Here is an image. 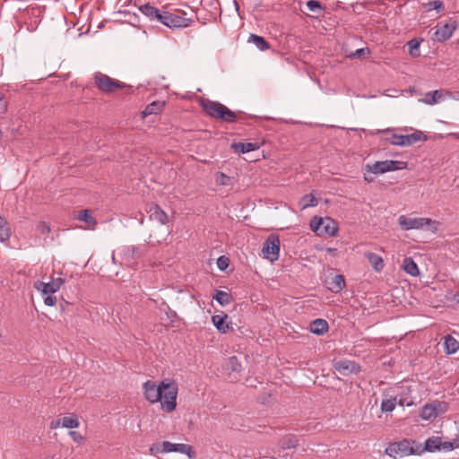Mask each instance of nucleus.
Returning <instances> with one entry per match:
<instances>
[{
	"instance_id": "1",
	"label": "nucleus",
	"mask_w": 459,
	"mask_h": 459,
	"mask_svg": "<svg viewBox=\"0 0 459 459\" xmlns=\"http://www.w3.org/2000/svg\"><path fill=\"white\" fill-rule=\"evenodd\" d=\"M145 399L151 403L160 402L161 409L171 412L177 406L178 385L174 382L163 380L160 385L147 380L143 386Z\"/></svg>"
},
{
	"instance_id": "2",
	"label": "nucleus",
	"mask_w": 459,
	"mask_h": 459,
	"mask_svg": "<svg viewBox=\"0 0 459 459\" xmlns=\"http://www.w3.org/2000/svg\"><path fill=\"white\" fill-rule=\"evenodd\" d=\"M200 105L207 116L212 118L227 123H234L238 120V113L230 110L219 101L208 99L202 100Z\"/></svg>"
},
{
	"instance_id": "3",
	"label": "nucleus",
	"mask_w": 459,
	"mask_h": 459,
	"mask_svg": "<svg viewBox=\"0 0 459 459\" xmlns=\"http://www.w3.org/2000/svg\"><path fill=\"white\" fill-rule=\"evenodd\" d=\"M424 452L422 446L411 439H403L393 442L385 448V454L395 459L412 455H421Z\"/></svg>"
},
{
	"instance_id": "4",
	"label": "nucleus",
	"mask_w": 459,
	"mask_h": 459,
	"mask_svg": "<svg viewBox=\"0 0 459 459\" xmlns=\"http://www.w3.org/2000/svg\"><path fill=\"white\" fill-rule=\"evenodd\" d=\"M149 450L150 453L153 455L177 452L187 455L188 459H195L196 457L193 446L183 443H171L169 441L154 443L150 446Z\"/></svg>"
},
{
	"instance_id": "5",
	"label": "nucleus",
	"mask_w": 459,
	"mask_h": 459,
	"mask_svg": "<svg viewBox=\"0 0 459 459\" xmlns=\"http://www.w3.org/2000/svg\"><path fill=\"white\" fill-rule=\"evenodd\" d=\"M65 283L63 278L52 279L49 282L38 281L34 283V288L39 290L44 297V303L47 306L53 307L56 304V298L54 294L58 291Z\"/></svg>"
},
{
	"instance_id": "6",
	"label": "nucleus",
	"mask_w": 459,
	"mask_h": 459,
	"mask_svg": "<svg viewBox=\"0 0 459 459\" xmlns=\"http://www.w3.org/2000/svg\"><path fill=\"white\" fill-rule=\"evenodd\" d=\"M400 227L403 230L429 229L432 232L437 230L440 222L430 218H410L401 215L398 219Z\"/></svg>"
},
{
	"instance_id": "7",
	"label": "nucleus",
	"mask_w": 459,
	"mask_h": 459,
	"mask_svg": "<svg viewBox=\"0 0 459 459\" xmlns=\"http://www.w3.org/2000/svg\"><path fill=\"white\" fill-rule=\"evenodd\" d=\"M310 228L320 236L333 237L338 231L337 222L330 217L315 216L310 221Z\"/></svg>"
},
{
	"instance_id": "8",
	"label": "nucleus",
	"mask_w": 459,
	"mask_h": 459,
	"mask_svg": "<svg viewBox=\"0 0 459 459\" xmlns=\"http://www.w3.org/2000/svg\"><path fill=\"white\" fill-rule=\"evenodd\" d=\"M94 82L98 89L105 93L114 92L118 89L126 88L129 91H132V87L121 82L117 80L112 79L111 77L102 73H95Z\"/></svg>"
},
{
	"instance_id": "9",
	"label": "nucleus",
	"mask_w": 459,
	"mask_h": 459,
	"mask_svg": "<svg viewBox=\"0 0 459 459\" xmlns=\"http://www.w3.org/2000/svg\"><path fill=\"white\" fill-rule=\"evenodd\" d=\"M448 410L447 403L444 401L435 400L429 403L425 404L420 413V416L424 420H431L437 416L445 413Z\"/></svg>"
},
{
	"instance_id": "10",
	"label": "nucleus",
	"mask_w": 459,
	"mask_h": 459,
	"mask_svg": "<svg viewBox=\"0 0 459 459\" xmlns=\"http://www.w3.org/2000/svg\"><path fill=\"white\" fill-rule=\"evenodd\" d=\"M426 137L421 131H416L410 134H392L390 138H387L390 143L398 146H410L418 142L424 141Z\"/></svg>"
},
{
	"instance_id": "11",
	"label": "nucleus",
	"mask_w": 459,
	"mask_h": 459,
	"mask_svg": "<svg viewBox=\"0 0 459 459\" xmlns=\"http://www.w3.org/2000/svg\"><path fill=\"white\" fill-rule=\"evenodd\" d=\"M180 13L181 12L179 10H176L175 12L167 11L166 15L163 17L162 24L170 29L188 27L191 19L186 18Z\"/></svg>"
},
{
	"instance_id": "12",
	"label": "nucleus",
	"mask_w": 459,
	"mask_h": 459,
	"mask_svg": "<svg viewBox=\"0 0 459 459\" xmlns=\"http://www.w3.org/2000/svg\"><path fill=\"white\" fill-rule=\"evenodd\" d=\"M264 257L271 262L279 258L280 239L274 235H270L264 243L262 249Z\"/></svg>"
},
{
	"instance_id": "13",
	"label": "nucleus",
	"mask_w": 459,
	"mask_h": 459,
	"mask_svg": "<svg viewBox=\"0 0 459 459\" xmlns=\"http://www.w3.org/2000/svg\"><path fill=\"white\" fill-rule=\"evenodd\" d=\"M400 164H403V162L398 160H383L376 161L372 165L368 164L366 168L368 171L373 174H383L401 169Z\"/></svg>"
},
{
	"instance_id": "14",
	"label": "nucleus",
	"mask_w": 459,
	"mask_h": 459,
	"mask_svg": "<svg viewBox=\"0 0 459 459\" xmlns=\"http://www.w3.org/2000/svg\"><path fill=\"white\" fill-rule=\"evenodd\" d=\"M456 28L457 23L454 20H449V22L444 24L437 25L433 35V39L438 42L446 41L452 37Z\"/></svg>"
},
{
	"instance_id": "15",
	"label": "nucleus",
	"mask_w": 459,
	"mask_h": 459,
	"mask_svg": "<svg viewBox=\"0 0 459 459\" xmlns=\"http://www.w3.org/2000/svg\"><path fill=\"white\" fill-rule=\"evenodd\" d=\"M75 219L83 221L86 226L82 227L84 230H95L97 221L92 215V212L89 209L80 210L75 215Z\"/></svg>"
},
{
	"instance_id": "16",
	"label": "nucleus",
	"mask_w": 459,
	"mask_h": 459,
	"mask_svg": "<svg viewBox=\"0 0 459 459\" xmlns=\"http://www.w3.org/2000/svg\"><path fill=\"white\" fill-rule=\"evenodd\" d=\"M227 319L228 316L226 314L214 315L212 316V323L220 333H226L232 330V326L230 323L227 322Z\"/></svg>"
},
{
	"instance_id": "17",
	"label": "nucleus",
	"mask_w": 459,
	"mask_h": 459,
	"mask_svg": "<svg viewBox=\"0 0 459 459\" xmlns=\"http://www.w3.org/2000/svg\"><path fill=\"white\" fill-rule=\"evenodd\" d=\"M448 92L444 90H436L433 91H429L425 93L424 98L421 101L427 105H435L445 100V96L447 95Z\"/></svg>"
},
{
	"instance_id": "18",
	"label": "nucleus",
	"mask_w": 459,
	"mask_h": 459,
	"mask_svg": "<svg viewBox=\"0 0 459 459\" xmlns=\"http://www.w3.org/2000/svg\"><path fill=\"white\" fill-rule=\"evenodd\" d=\"M141 255L140 248L134 246L123 247L121 250V256L125 263L131 264L133 261L139 258Z\"/></svg>"
},
{
	"instance_id": "19",
	"label": "nucleus",
	"mask_w": 459,
	"mask_h": 459,
	"mask_svg": "<svg viewBox=\"0 0 459 459\" xmlns=\"http://www.w3.org/2000/svg\"><path fill=\"white\" fill-rule=\"evenodd\" d=\"M364 256L368 260L375 272H382L385 266V263L384 259L380 255L370 251H366L364 253Z\"/></svg>"
},
{
	"instance_id": "20",
	"label": "nucleus",
	"mask_w": 459,
	"mask_h": 459,
	"mask_svg": "<svg viewBox=\"0 0 459 459\" xmlns=\"http://www.w3.org/2000/svg\"><path fill=\"white\" fill-rule=\"evenodd\" d=\"M150 219L164 225L168 222L169 216L158 205L152 204L149 209Z\"/></svg>"
},
{
	"instance_id": "21",
	"label": "nucleus",
	"mask_w": 459,
	"mask_h": 459,
	"mask_svg": "<svg viewBox=\"0 0 459 459\" xmlns=\"http://www.w3.org/2000/svg\"><path fill=\"white\" fill-rule=\"evenodd\" d=\"M328 323L325 319L317 318L309 325V331L316 335H322L328 331Z\"/></svg>"
},
{
	"instance_id": "22",
	"label": "nucleus",
	"mask_w": 459,
	"mask_h": 459,
	"mask_svg": "<svg viewBox=\"0 0 459 459\" xmlns=\"http://www.w3.org/2000/svg\"><path fill=\"white\" fill-rule=\"evenodd\" d=\"M402 267L405 273L411 276H418L420 273L418 265L411 257H405Z\"/></svg>"
},
{
	"instance_id": "23",
	"label": "nucleus",
	"mask_w": 459,
	"mask_h": 459,
	"mask_svg": "<svg viewBox=\"0 0 459 459\" xmlns=\"http://www.w3.org/2000/svg\"><path fill=\"white\" fill-rule=\"evenodd\" d=\"M164 107V102L162 101H153L147 105L145 108L142 111L143 117H146L152 114L160 113Z\"/></svg>"
},
{
	"instance_id": "24",
	"label": "nucleus",
	"mask_w": 459,
	"mask_h": 459,
	"mask_svg": "<svg viewBox=\"0 0 459 459\" xmlns=\"http://www.w3.org/2000/svg\"><path fill=\"white\" fill-rule=\"evenodd\" d=\"M247 42L254 44L261 51H264L270 48L269 43L263 37L256 34H250Z\"/></svg>"
},
{
	"instance_id": "25",
	"label": "nucleus",
	"mask_w": 459,
	"mask_h": 459,
	"mask_svg": "<svg viewBox=\"0 0 459 459\" xmlns=\"http://www.w3.org/2000/svg\"><path fill=\"white\" fill-rule=\"evenodd\" d=\"M441 438L439 437H429L424 444L422 449L424 452H435L440 451Z\"/></svg>"
},
{
	"instance_id": "26",
	"label": "nucleus",
	"mask_w": 459,
	"mask_h": 459,
	"mask_svg": "<svg viewBox=\"0 0 459 459\" xmlns=\"http://www.w3.org/2000/svg\"><path fill=\"white\" fill-rule=\"evenodd\" d=\"M444 346L446 353H455L459 349V342L451 335L445 337Z\"/></svg>"
},
{
	"instance_id": "27",
	"label": "nucleus",
	"mask_w": 459,
	"mask_h": 459,
	"mask_svg": "<svg viewBox=\"0 0 459 459\" xmlns=\"http://www.w3.org/2000/svg\"><path fill=\"white\" fill-rule=\"evenodd\" d=\"M11 236V229L8 221L0 216V241L7 242Z\"/></svg>"
},
{
	"instance_id": "28",
	"label": "nucleus",
	"mask_w": 459,
	"mask_h": 459,
	"mask_svg": "<svg viewBox=\"0 0 459 459\" xmlns=\"http://www.w3.org/2000/svg\"><path fill=\"white\" fill-rule=\"evenodd\" d=\"M306 8L307 9V11L316 14V15H313L312 17H316V18H318L320 16L321 13L325 10V7L317 0L307 1L306 3Z\"/></svg>"
},
{
	"instance_id": "29",
	"label": "nucleus",
	"mask_w": 459,
	"mask_h": 459,
	"mask_svg": "<svg viewBox=\"0 0 459 459\" xmlns=\"http://www.w3.org/2000/svg\"><path fill=\"white\" fill-rule=\"evenodd\" d=\"M344 287H345L344 277L342 274H336L332 279L331 286L329 289L333 292L337 293V292H340L341 290H342L344 289Z\"/></svg>"
},
{
	"instance_id": "30",
	"label": "nucleus",
	"mask_w": 459,
	"mask_h": 459,
	"mask_svg": "<svg viewBox=\"0 0 459 459\" xmlns=\"http://www.w3.org/2000/svg\"><path fill=\"white\" fill-rule=\"evenodd\" d=\"M213 299L223 307L229 305L232 301L231 295L223 290H217Z\"/></svg>"
},
{
	"instance_id": "31",
	"label": "nucleus",
	"mask_w": 459,
	"mask_h": 459,
	"mask_svg": "<svg viewBox=\"0 0 459 459\" xmlns=\"http://www.w3.org/2000/svg\"><path fill=\"white\" fill-rule=\"evenodd\" d=\"M140 11L143 14L148 17L151 21L155 20V16L159 15V9L147 4L140 7Z\"/></svg>"
},
{
	"instance_id": "32",
	"label": "nucleus",
	"mask_w": 459,
	"mask_h": 459,
	"mask_svg": "<svg viewBox=\"0 0 459 459\" xmlns=\"http://www.w3.org/2000/svg\"><path fill=\"white\" fill-rule=\"evenodd\" d=\"M224 368L231 372H239L241 369V364L237 357L232 356L226 360Z\"/></svg>"
},
{
	"instance_id": "33",
	"label": "nucleus",
	"mask_w": 459,
	"mask_h": 459,
	"mask_svg": "<svg viewBox=\"0 0 459 459\" xmlns=\"http://www.w3.org/2000/svg\"><path fill=\"white\" fill-rule=\"evenodd\" d=\"M396 404V397L383 399L381 403V411L382 412H391L394 410Z\"/></svg>"
},
{
	"instance_id": "34",
	"label": "nucleus",
	"mask_w": 459,
	"mask_h": 459,
	"mask_svg": "<svg viewBox=\"0 0 459 459\" xmlns=\"http://www.w3.org/2000/svg\"><path fill=\"white\" fill-rule=\"evenodd\" d=\"M62 427L66 429H76L80 423L76 416L64 417L61 419Z\"/></svg>"
},
{
	"instance_id": "35",
	"label": "nucleus",
	"mask_w": 459,
	"mask_h": 459,
	"mask_svg": "<svg viewBox=\"0 0 459 459\" xmlns=\"http://www.w3.org/2000/svg\"><path fill=\"white\" fill-rule=\"evenodd\" d=\"M235 147L239 150L242 153H247L259 148L257 143H239L238 144H235Z\"/></svg>"
},
{
	"instance_id": "36",
	"label": "nucleus",
	"mask_w": 459,
	"mask_h": 459,
	"mask_svg": "<svg viewBox=\"0 0 459 459\" xmlns=\"http://www.w3.org/2000/svg\"><path fill=\"white\" fill-rule=\"evenodd\" d=\"M317 204V199L312 194L304 195L300 201L302 209L316 206Z\"/></svg>"
},
{
	"instance_id": "37",
	"label": "nucleus",
	"mask_w": 459,
	"mask_h": 459,
	"mask_svg": "<svg viewBox=\"0 0 459 459\" xmlns=\"http://www.w3.org/2000/svg\"><path fill=\"white\" fill-rule=\"evenodd\" d=\"M299 441L295 436H288L282 439V447L286 449L295 448L298 446Z\"/></svg>"
},
{
	"instance_id": "38",
	"label": "nucleus",
	"mask_w": 459,
	"mask_h": 459,
	"mask_svg": "<svg viewBox=\"0 0 459 459\" xmlns=\"http://www.w3.org/2000/svg\"><path fill=\"white\" fill-rule=\"evenodd\" d=\"M354 365L349 360H340L334 363V368L337 370L352 371Z\"/></svg>"
},
{
	"instance_id": "39",
	"label": "nucleus",
	"mask_w": 459,
	"mask_h": 459,
	"mask_svg": "<svg viewBox=\"0 0 459 459\" xmlns=\"http://www.w3.org/2000/svg\"><path fill=\"white\" fill-rule=\"evenodd\" d=\"M231 178L223 172H218L215 176V182L219 186H229Z\"/></svg>"
},
{
	"instance_id": "40",
	"label": "nucleus",
	"mask_w": 459,
	"mask_h": 459,
	"mask_svg": "<svg viewBox=\"0 0 459 459\" xmlns=\"http://www.w3.org/2000/svg\"><path fill=\"white\" fill-rule=\"evenodd\" d=\"M408 46H409V53L411 56H420V51H419L420 43L418 41L411 40L408 43Z\"/></svg>"
},
{
	"instance_id": "41",
	"label": "nucleus",
	"mask_w": 459,
	"mask_h": 459,
	"mask_svg": "<svg viewBox=\"0 0 459 459\" xmlns=\"http://www.w3.org/2000/svg\"><path fill=\"white\" fill-rule=\"evenodd\" d=\"M429 10H436L437 12H440L444 10V3L440 0L431 1L428 4Z\"/></svg>"
},
{
	"instance_id": "42",
	"label": "nucleus",
	"mask_w": 459,
	"mask_h": 459,
	"mask_svg": "<svg viewBox=\"0 0 459 459\" xmlns=\"http://www.w3.org/2000/svg\"><path fill=\"white\" fill-rule=\"evenodd\" d=\"M37 230L40 234L46 235L50 232V226L45 221H39Z\"/></svg>"
},
{
	"instance_id": "43",
	"label": "nucleus",
	"mask_w": 459,
	"mask_h": 459,
	"mask_svg": "<svg viewBox=\"0 0 459 459\" xmlns=\"http://www.w3.org/2000/svg\"><path fill=\"white\" fill-rule=\"evenodd\" d=\"M218 268L221 271H224L229 266V259L221 255L217 260Z\"/></svg>"
},
{
	"instance_id": "44",
	"label": "nucleus",
	"mask_w": 459,
	"mask_h": 459,
	"mask_svg": "<svg viewBox=\"0 0 459 459\" xmlns=\"http://www.w3.org/2000/svg\"><path fill=\"white\" fill-rule=\"evenodd\" d=\"M370 54V50L369 48H359L357 49L354 54H353V56H356V57H361L365 55H368Z\"/></svg>"
},
{
	"instance_id": "45",
	"label": "nucleus",
	"mask_w": 459,
	"mask_h": 459,
	"mask_svg": "<svg viewBox=\"0 0 459 459\" xmlns=\"http://www.w3.org/2000/svg\"><path fill=\"white\" fill-rule=\"evenodd\" d=\"M453 445H451L450 441H442L440 445V451H452Z\"/></svg>"
},
{
	"instance_id": "46",
	"label": "nucleus",
	"mask_w": 459,
	"mask_h": 459,
	"mask_svg": "<svg viewBox=\"0 0 459 459\" xmlns=\"http://www.w3.org/2000/svg\"><path fill=\"white\" fill-rule=\"evenodd\" d=\"M69 435L71 436V437L73 438V440L74 442L78 443V442L82 441V436L77 431H74V430L70 431Z\"/></svg>"
},
{
	"instance_id": "47",
	"label": "nucleus",
	"mask_w": 459,
	"mask_h": 459,
	"mask_svg": "<svg viewBox=\"0 0 459 459\" xmlns=\"http://www.w3.org/2000/svg\"><path fill=\"white\" fill-rule=\"evenodd\" d=\"M167 9H159V15L155 16V20L154 21H157L160 23L163 22V17L166 15L167 13Z\"/></svg>"
},
{
	"instance_id": "48",
	"label": "nucleus",
	"mask_w": 459,
	"mask_h": 459,
	"mask_svg": "<svg viewBox=\"0 0 459 459\" xmlns=\"http://www.w3.org/2000/svg\"><path fill=\"white\" fill-rule=\"evenodd\" d=\"M59 426H62L61 419L57 420H53L50 424L51 429H56Z\"/></svg>"
},
{
	"instance_id": "49",
	"label": "nucleus",
	"mask_w": 459,
	"mask_h": 459,
	"mask_svg": "<svg viewBox=\"0 0 459 459\" xmlns=\"http://www.w3.org/2000/svg\"><path fill=\"white\" fill-rule=\"evenodd\" d=\"M326 252L332 255H335L337 253V249L333 248V247H328V248H326Z\"/></svg>"
},
{
	"instance_id": "50",
	"label": "nucleus",
	"mask_w": 459,
	"mask_h": 459,
	"mask_svg": "<svg viewBox=\"0 0 459 459\" xmlns=\"http://www.w3.org/2000/svg\"><path fill=\"white\" fill-rule=\"evenodd\" d=\"M451 445H453V450L459 448V439H455L453 441H450Z\"/></svg>"
},
{
	"instance_id": "51",
	"label": "nucleus",
	"mask_w": 459,
	"mask_h": 459,
	"mask_svg": "<svg viewBox=\"0 0 459 459\" xmlns=\"http://www.w3.org/2000/svg\"><path fill=\"white\" fill-rule=\"evenodd\" d=\"M299 9L301 11V13H303L304 14L306 15H308V13L306 12V10H304L302 7H301V2L299 3Z\"/></svg>"
},
{
	"instance_id": "52",
	"label": "nucleus",
	"mask_w": 459,
	"mask_h": 459,
	"mask_svg": "<svg viewBox=\"0 0 459 459\" xmlns=\"http://www.w3.org/2000/svg\"><path fill=\"white\" fill-rule=\"evenodd\" d=\"M364 179L368 182H371L373 180V178H369L367 176H365Z\"/></svg>"
},
{
	"instance_id": "53",
	"label": "nucleus",
	"mask_w": 459,
	"mask_h": 459,
	"mask_svg": "<svg viewBox=\"0 0 459 459\" xmlns=\"http://www.w3.org/2000/svg\"><path fill=\"white\" fill-rule=\"evenodd\" d=\"M234 4H235V6H236V10H237V11H238L239 6H238V2H237V1H234Z\"/></svg>"
},
{
	"instance_id": "54",
	"label": "nucleus",
	"mask_w": 459,
	"mask_h": 459,
	"mask_svg": "<svg viewBox=\"0 0 459 459\" xmlns=\"http://www.w3.org/2000/svg\"><path fill=\"white\" fill-rule=\"evenodd\" d=\"M397 403H398L399 405H401V406H403V400H402V399H400V401H399Z\"/></svg>"
},
{
	"instance_id": "55",
	"label": "nucleus",
	"mask_w": 459,
	"mask_h": 459,
	"mask_svg": "<svg viewBox=\"0 0 459 459\" xmlns=\"http://www.w3.org/2000/svg\"><path fill=\"white\" fill-rule=\"evenodd\" d=\"M112 261L115 263L116 262V259H115V255H112Z\"/></svg>"
},
{
	"instance_id": "56",
	"label": "nucleus",
	"mask_w": 459,
	"mask_h": 459,
	"mask_svg": "<svg viewBox=\"0 0 459 459\" xmlns=\"http://www.w3.org/2000/svg\"><path fill=\"white\" fill-rule=\"evenodd\" d=\"M271 459H276V458L272 457Z\"/></svg>"
}]
</instances>
